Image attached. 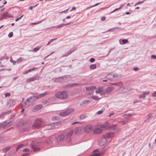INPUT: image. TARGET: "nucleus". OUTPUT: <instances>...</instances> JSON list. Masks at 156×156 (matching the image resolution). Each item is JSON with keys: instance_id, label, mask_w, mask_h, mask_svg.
<instances>
[{"instance_id": "1a4fd4ad", "label": "nucleus", "mask_w": 156, "mask_h": 156, "mask_svg": "<svg viewBox=\"0 0 156 156\" xmlns=\"http://www.w3.org/2000/svg\"><path fill=\"white\" fill-rule=\"evenodd\" d=\"M73 133V131L72 130H70L66 134V138L67 139V141L69 143L70 142L71 140L70 137L72 135Z\"/></svg>"}, {"instance_id": "37998d69", "label": "nucleus", "mask_w": 156, "mask_h": 156, "mask_svg": "<svg viewBox=\"0 0 156 156\" xmlns=\"http://www.w3.org/2000/svg\"><path fill=\"white\" fill-rule=\"evenodd\" d=\"M122 7V6L120 7L119 8H116V9H115L113 11H112V12H111L110 13H112L114 12H115L118 10L120 9Z\"/></svg>"}, {"instance_id": "8fccbe9b", "label": "nucleus", "mask_w": 156, "mask_h": 156, "mask_svg": "<svg viewBox=\"0 0 156 156\" xmlns=\"http://www.w3.org/2000/svg\"><path fill=\"white\" fill-rule=\"evenodd\" d=\"M46 142H47V143L49 144H50L51 143H53L52 142V141L51 140H47Z\"/></svg>"}, {"instance_id": "dca6fc26", "label": "nucleus", "mask_w": 156, "mask_h": 156, "mask_svg": "<svg viewBox=\"0 0 156 156\" xmlns=\"http://www.w3.org/2000/svg\"><path fill=\"white\" fill-rule=\"evenodd\" d=\"M38 78V76L37 75H36L33 77L31 78H30L29 79H27L26 80V81L27 82H30L31 81H34L35 80H37Z\"/></svg>"}, {"instance_id": "4c0bfd02", "label": "nucleus", "mask_w": 156, "mask_h": 156, "mask_svg": "<svg viewBox=\"0 0 156 156\" xmlns=\"http://www.w3.org/2000/svg\"><path fill=\"white\" fill-rule=\"evenodd\" d=\"M41 48V47H36L34 48L33 49V51L34 52H36L38 51Z\"/></svg>"}, {"instance_id": "69168bd1", "label": "nucleus", "mask_w": 156, "mask_h": 156, "mask_svg": "<svg viewBox=\"0 0 156 156\" xmlns=\"http://www.w3.org/2000/svg\"><path fill=\"white\" fill-rule=\"evenodd\" d=\"M105 17H102L101 18V20L102 21H105Z\"/></svg>"}, {"instance_id": "0eeeda50", "label": "nucleus", "mask_w": 156, "mask_h": 156, "mask_svg": "<svg viewBox=\"0 0 156 156\" xmlns=\"http://www.w3.org/2000/svg\"><path fill=\"white\" fill-rule=\"evenodd\" d=\"M113 87H110L103 89L102 91V95H104L105 94L110 93L113 90Z\"/></svg>"}, {"instance_id": "b1692460", "label": "nucleus", "mask_w": 156, "mask_h": 156, "mask_svg": "<svg viewBox=\"0 0 156 156\" xmlns=\"http://www.w3.org/2000/svg\"><path fill=\"white\" fill-rule=\"evenodd\" d=\"M48 92H46L43 93L41 94L38 96H37V99L40 98H41L44 97L48 94Z\"/></svg>"}, {"instance_id": "a878e982", "label": "nucleus", "mask_w": 156, "mask_h": 156, "mask_svg": "<svg viewBox=\"0 0 156 156\" xmlns=\"http://www.w3.org/2000/svg\"><path fill=\"white\" fill-rule=\"evenodd\" d=\"M53 124L52 123H50V124L48 125V127L46 129H54L55 127L54 125H53Z\"/></svg>"}, {"instance_id": "338daca9", "label": "nucleus", "mask_w": 156, "mask_h": 156, "mask_svg": "<svg viewBox=\"0 0 156 156\" xmlns=\"http://www.w3.org/2000/svg\"><path fill=\"white\" fill-rule=\"evenodd\" d=\"M133 69L135 71H136L138 70V68L137 67H135Z\"/></svg>"}, {"instance_id": "774afa93", "label": "nucleus", "mask_w": 156, "mask_h": 156, "mask_svg": "<svg viewBox=\"0 0 156 156\" xmlns=\"http://www.w3.org/2000/svg\"><path fill=\"white\" fill-rule=\"evenodd\" d=\"M116 126V125H113L112 126V127H113V129H115V127Z\"/></svg>"}, {"instance_id": "4d7b16f0", "label": "nucleus", "mask_w": 156, "mask_h": 156, "mask_svg": "<svg viewBox=\"0 0 156 156\" xmlns=\"http://www.w3.org/2000/svg\"><path fill=\"white\" fill-rule=\"evenodd\" d=\"M95 61V59L93 58H91L90 59V61L91 62H93Z\"/></svg>"}, {"instance_id": "f257e3e1", "label": "nucleus", "mask_w": 156, "mask_h": 156, "mask_svg": "<svg viewBox=\"0 0 156 156\" xmlns=\"http://www.w3.org/2000/svg\"><path fill=\"white\" fill-rule=\"evenodd\" d=\"M55 96L60 99L64 100L66 99L68 97V94L65 91H59L56 93Z\"/></svg>"}, {"instance_id": "5fc2aeb1", "label": "nucleus", "mask_w": 156, "mask_h": 156, "mask_svg": "<svg viewBox=\"0 0 156 156\" xmlns=\"http://www.w3.org/2000/svg\"><path fill=\"white\" fill-rule=\"evenodd\" d=\"M151 58L152 59H156V55H152L151 56Z\"/></svg>"}, {"instance_id": "58836bf2", "label": "nucleus", "mask_w": 156, "mask_h": 156, "mask_svg": "<svg viewBox=\"0 0 156 156\" xmlns=\"http://www.w3.org/2000/svg\"><path fill=\"white\" fill-rule=\"evenodd\" d=\"M23 60V59L22 58H20L17 60L16 62L17 63H18L22 61Z\"/></svg>"}, {"instance_id": "423d86ee", "label": "nucleus", "mask_w": 156, "mask_h": 156, "mask_svg": "<svg viewBox=\"0 0 156 156\" xmlns=\"http://www.w3.org/2000/svg\"><path fill=\"white\" fill-rule=\"evenodd\" d=\"M13 17L12 15L6 12L3 13L0 16V20H2L4 19H7L8 18H10Z\"/></svg>"}, {"instance_id": "09e8293b", "label": "nucleus", "mask_w": 156, "mask_h": 156, "mask_svg": "<svg viewBox=\"0 0 156 156\" xmlns=\"http://www.w3.org/2000/svg\"><path fill=\"white\" fill-rule=\"evenodd\" d=\"M100 3H96V4H95L94 5H92V6H90V7H89V8H92L93 7L96 6L97 5H98Z\"/></svg>"}, {"instance_id": "20e7f679", "label": "nucleus", "mask_w": 156, "mask_h": 156, "mask_svg": "<svg viewBox=\"0 0 156 156\" xmlns=\"http://www.w3.org/2000/svg\"><path fill=\"white\" fill-rule=\"evenodd\" d=\"M129 118L127 115L122 116L121 118H118L117 121L119 123H120L122 125L125 124L128 121Z\"/></svg>"}, {"instance_id": "864d4df0", "label": "nucleus", "mask_w": 156, "mask_h": 156, "mask_svg": "<svg viewBox=\"0 0 156 156\" xmlns=\"http://www.w3.org/2000/svg\"><path fill=\"white\" fill-rule=\"evenodd\" d=\"M102 112H103V111L102 110H101L100 111H98L97 112V113L98 115H100V114H101V113H102Z\"/></svg>"}, {"instance_id": "c03bdc74", "label": "nucleus", "mask_w": 156, "mask_h": 156, "mask_svg": "<svg viewBox=\"0 0 156 156\" xmlns=\"http://www.w3.org/2000/svg\"><path fill=\"white\" fill-rule=\"evenodd\" d=\"M73 120L72 119H71L70 120V123H71V125H74V124H76V123H79V122H72V121Z\"/></svg>"}, {"instance_id": "aec40b11", "label": "nucleus", "mask_w": 156, "mask_h": 156, "mask_svg": "<svg viewBox=\"0 0 156 156\" xmlns=\"http://www.w3.org/2000/svg\"><path fill=\"white\" fill-rule=\"evenodd\" d=\"M102 132V129L101 128L96 127L94 130V133L96 134L100 133Z\"/></svg>"}, {"instance_id": "9d476101", "label": "nucleus", "mask_w": 156, "mask_h": 156, "mask_svg": "<svg viewBox=\"0 0 156 156\" xmlns=\"http://www.w3.org/2000/svg\"><path fill=\"white\" fill-rule=\"evenodd\" d=\"M43 107L41 105H38L34 106L32 109V111L33 112H37L40 110Z\"/></svg>"}, {"instance_id": "e2e57ef3", "label": "nucleus", "mask_w": 156, "mask_h": 156, "mask_svg": "<svg viewBox=\"0 0 156 156\" xmlns=\"http://www.w3.org/2000/svg\"><path fill=\"white\" fill-rule=\"evenodd\" d=\"M5 57H2L0 58V60L3 61V60H4L5 59Z\"/></svg>"}, {"instance_id": "9b49d317", "label": "nucleus", "mask_w": 156, "mask_h": 156, "mask_svg": "<svg viewBox=\"0 0 156 156\" xmlns=\"http://www.w3.org/2000/svg\"><path fill=\"white\" fill-rule=\"evenodd\" d=\"M37 98V95L32 96L27 98L26 101H27L29 103H31L35 101Z\"/></svg>"}, {"instance_id": "cd10ccee", "label": "nucleus", "mask_w": 156, "mask_h": 156, "mask_svg": "<svg viewBox=\"0 0 156 156\" xmlns=\"http://www.w3.org/2000/svg\"><path fill=\"white\" fill-rule=\"evenodd\" d=\"M11 111H10V110L8 111L7 112H3L0 115V118L2 116L5 115L7 114H9V113H11Z\"/></svg>"}, {"instance_id": "f3484780", "label": "nucleus", "mask_w": 156, "mask_h": 156, "mask_svg": "<svg viewBox=\"0 0 156 156\" xmlns=\"http://www.w3.org/2000/svg\"><path fill=\"white\" fill-rule=\"evenodd\" d=\"M114 134L113 133L109 132L107 133L104 136V138H110L113 137Z\"/></svg>"}, {"instance_id": "bf43d9fd", "label": "nucleus", "mask_w": 156, "mask_h": 156, "mask_svg": "<svg viewBox=\"0 0 156 156\" xmlns=\"http://www.w3.org/2000/svg\"><path fill=\"white\" fill-rule=\"evenodd\" d=\"M23 152H28L29 151V150L28 149L25 148L23 150Z\"/></svg>"}, {"instance_id": "49530a36", "label": "nucleus", "mask_w": 156, "mask_h": 156, "mask_svg": "<svg viewBox=\"0 0 156 156\" xmlns=\"http://www.w3.org/2000/svg\"><path fill=\"white\" fill-rule=\"evenodd\" d=\"M77 85H78V84H76V83H72V84H69V86L70 87H73L74 86Z\"/></svg>"}, {"instance_id": "79ce46f5", "label": "nucleus", "mask_w": 156, "mask_h": 156, "mask_svg": "<svg viewBox=\"0 0 156 156\" xmlns=\"http://www.w3.org/2000/svg\"><path fill=\"white\" fill-rule=\"evenodd\" d=\"M13 33H12V32H10L9 34H8V37H10V38H11V37H12V36H13Z\"/></svg>"}, {"instance_id": "c9c22d12", "label": "nucleus", "mask_w": 156, "mask_h": 156, "mask_svg": "<svg viewBox=\"0 0 156 156\" xmlns=\"http://www.w3.org/2000/svg\"><path fill=\"white\" fill-rule=\"evenodd\" d=\"M72 53V52L71 51L69 50L65 54L64 56L65 57H66L71 54Z\"/></svg>"}, {"instance_id": "6ab92c4d", "label": "nucleus", "mask_w": 156, "mask_h": 156, "mask_svg": "<svg viewBox=\"0 0 156 156\" xmlns=\"http://www.w3.org/2000/svg\"><path fill=\"white\" fill-rule=\"evenodd\" d=\"M150 93L149 91L143 92L142 94L139 96L140 98H144L146 97V95Z\"/></svg>"}, {"instance_id": "f8f14e48", "label": "nucleus", "mask_w": 156, "mask_h": 156, "mask_svg": "<svg viewBox=\"0 0 156 156\" xmlns=\"http://www.w3.org/2000/svg\"><path fill=\"white\" fill-rule=\"evenodd\" d=\"M65 138V135L63 134L56 137L55 140V142H58L59 141H62Z\"/></svg>"}, {"instance_id": "4be33fe9", "label": "nucleus", "mask_w": 156, "mask_h": 156, "mask_svg": "<svg viewBox=\"0 0 156 156\" xmlns=\"http://www.w3.org/2000/svg\"><path fill=\"white\" fill-rule=\"evenodd\" d=\"M96 88L94 86H90L86 87V89L88 91H92Z\"/></svg>"}, {"instance_id": "0e129e2a", "label": "nucleus", "mask_w": 156, "mask_h": 156, "mask_svg": "<svg viewBox=\"0 0 156 156\" xmlns=\"http://www.w3.org/2000/svg\"><path fill=\"white\" fill-rule=\"evenodd\" d=\"M45 20V19H43V20H41V21H39L37 23V24L40 23H41V22H43L44 20Z\"/></svg>"}, {"instance_id": "5701e85b", "label": "nucleus", "mask_w": 156, "mask_h": 156, "mask_svg": "<svg viewBox=\"0 0 156 156\" xmlns=\"http://www.w3.org/2000/svg\"><path fill=\"white\" fill-rule=\"evenodd\" d=\"M115 77V75H114L110 74L106 76V78L109 80H112L114 79Z\"/></svg>"}, {"instance_id": "6e6d98bb", "label": "nucleus", "mask_w": 156, "mask_h": 156, "mask_svg": "<svg viewBox=\"0 0 156 156\" xmlns=\"http://www.w3.org/2000/svg\"><path fill=\"white\" fill-rule=\"evenodd\" d=\"M37 5H38L37 4L35 5L34 6H31L29 8V9H30V10H32L33 9V7H36Z\"/></svg>"}, {"instance_id": "473e14b6", "label": "nucleus", "mask_w": 156, "mask_h": 156, "mask_svg": "<svg viewBox=\"0 0 156 156\" xmlns=\"http://www.w3.org/2000/svg\"><path fill=\"white\" fill-rule=\"evenodd\" d=\"M24 146V144H21L18 145L17 146L16 148V151H17L19 149H20V148H21L22 147Z\"/></svg>"}, {"instance_id": "4468645a", "label": "nucleus", "mask_w": 156, "mask_h": 156, "mask_svg": "<svg viewBox=\"0 0 156 156\" xmlns=\"http://www.w3.org/2000/svg\"><path fill=\"white\" fill-rule=\"evenodd\" d=\"M93 129V127L91 125L87 126L84 128L85 131L87 133L90 132L92 131Z\"/></svg>"}, {"instance_id": "3c124183", "label": "nucleus", "mask_w": 156, "mask_h": 156, "mask_svg": "<svg viewBox=\"0 0 156 156\" xmlns=\"http://www.w3.org/2000/svg\"><path fill=\"white\" fill-rule=\"evenodd\" d=\"M144 0L143 1H141V2H137V3H136L135 5V6H136L138 4H141V3H143L144 2Z\"/></svg>"}, {"instance_id": "a211bd4d", "label": "nucleus", "mask_w": 156, "mask_h": 156, "mask_svg": "<svg viewBox=\"0 0 156 156\" xmlns=\"http://www.w3.org/2000/svg\"><path fill=\"white\" fill-rule=\"evenodd\" d=\"M90 103V101L88 100H85L83 101L80 103V105L82 107H84Z\"/></svg>"}, {"instance_id": "ddd939ff", "label": "nucleus", "mask_w": 156, "mask_h": 156, "mask_svg": "<svg viewBox=\"0 0 156 156\" xmlns=\"http://www.w3.org/2000/svg\"><path fill=\"white\" fill-rule=\"evenodd\" d=\"M15 101L12 99L9 100L6 103V105L8 107H10L15 105Z\"/></svg>"}, {"instance_id": "72a5a7b5", "label": "nucleus", "mask_w": 156, "mask_h": 156, "mask_svg": "<svg viewBox=\"0 0 156 156\" xmlns=\"http://www.w3.org/2000/svg\"><path fill=\"white\" fill-rule=\"evenodd\" d=\"M10 147H6L3 149V151L4 153L6 152L10 148Z\"/></svg>"}, {"instance_id": "7c9ffc66", "label": "nucleus", "mask_w": 156, "mask_h": 156, "mask_svg": "<svg viewBox=\"0 0 156 156\" xmlns=\"http://www.w3.org/2000/svg\"><path fill=\"white\" fill-rule=\"evenodd\" d=\"M111 85H114L116 86H121L122 83V82L115 83H111L110 84Z\"/></svg>"}, {"instance_id": "ea45409f", "label": "nucleus", "mask_w": 156, "mask_h": 156, "mask_svg": "<svg viewBox=\"0 0 156 156\" xmlns=\"http://www.w3.org/2000/svg\"><path fill=\"white\" fill-rule=\"evenodd\" d=\"M76 49V48L75 47H73V48H71L70 50V51H71L72 52H74V51H75Z\"/></svg>"}, {"instance_id": "603ef678", "label": "nucleus", "mask_w": 156, "mask_h": 156, "mask_svg": "<svg viewBox=\"0 0 156 156\" xmlns=\"http://www.w3.org/2000/svg\"><path fill=\"white\" fill-rule=\"evenodd\" d=\"M152 97H156V91L152 94Z\"/></svg>"}, {"instance_id": "c85d7f7f", "label": "nucleus", "mask_w": 156, "mask_h": 156, "mask_svg": "<svg viewBox=\"0 0 156 156\" xmlns=\"http://www.w3.org/2000/svg\"><path fill=\"white\" fill-rule=\"evenodd\" d=\"M31 147L33 148L34 150V151L35 152H37L39 151L40 150L39 148L36 146L35 145H33L31 146Z\"/></svg>"}, {"instance_id": "39448f33", "label": "nucleus", "mask_w": 156, "mask_h": 156, "mask_svg": "<svg viewBox=\"0 0 156 156\" xmlns=\"http://www.w3.org/2000/svg\"><path fill=\"white\" fill-rule=\"evenodd\" d=\"M74 111L73 108H71L65 111L61 112L59 113V115L62 116L64 117L70 114L71 112Z\"/></svg>"}, {"instance_id": "e433bc0d", "label": "nucleus", "mask_w": 156, "mask_h": 156, "mask_svg": "<svg viewBox=\"0 0 156 156\" xmlns=\"http://www.w3.org/2000/svg\"><path fill=\"white\" fill-rule=\"evenodd\" d=\"M86 117V116L85 115L83 114L80 115L79 118L81 120H82L84 119Z\"/></svg>"}, {"instance_id": "412c9836", "label": "nucleus", "mask_w": 156, "mask_h": 156, "mask_svg": "<svg viewBox=\"0 0 156 156\" xmlns=\"http://www.w3.org/2000/svg\"><path fill=\"white\" fill-rule=\"evenodd\" d=\"M128 42V40L126 39L123 40L120 39L119 40V42L121 44H125L127 43Z\"/></svg>"}, {"instance_id": "a18cd8bd", "label": "nucleus", "mask_w": 156, "mask_h": 156, "mask_svg": "<svg viewBox=\"0 0 156 156\" xmlns=\"http://www.w3.org/2000/svg\"><path fill=\"white\" fill-rule=\"evenodd\" d=\"M5 97H9L10 95V93H6L5 94Z\"/></svg>"}, {"instance_id": "f704fd0d", "label": "nucleus", "mask_w": 156, "mask_h": 156, "mask_svg": "<svg viewBox=\"0 0 156 156\" xmlns=\"http://www.w3.org/2000/svg\"><path fill=\"white\" fill-rule=\"evenodd\" d=\"M96 66L95 64L91 65L90 66V68L91 69H94L96 68Z\"/></svg>"}, {"instance_id": "bb28decb", "label": "nucleus", "mask_w": 156, "mask_h": 156, "mask_svg": "<svg viewBox=\"0 0 156 156\" xmlns=\"http://www.w3.org/2000/svg\"><path fill=\"white\" fill-rule=\"evenodd\" d=\"M37 69V68H36V67L33 68L32 69H30L29 70L25 71V72H23V74H27L28 73L30 72L33 70H35Z\"/></svg>"}, {"instance_id": "c756f323", "label": "nucleus", "mask_w": 156, "mask_h": 156, "mask_svg": "<svg viewBox=\"0 0 156 156\" xmlns=\"http://www.w3.org/2000/svg\"><path fill=\"white\" fill-rule=\"evenodd\" d=\"M103 89H102V87H99L97 88L96 90V93L97 94H98L100 93H101V94H102V91Z\"/></svg>"}, {"instance_id": "2f4dec72", "label": "nucleus", "mask_w": 156, "mask_h": 156, "mask_svg": "<svg viewBox=\"0 0 156 156\" xmlns=\"http://www.w3.org/2000/svg\"><path fill=\"white\" fill-rule=\"evenodd\" d=\"M64 26L63 23L61 24L58 26H53L51 27V28H56V29H58V28Z\"/></svg>"}, {"instance_id": "7ed1b4c3", "label": "nucleus", "mask_w": 156, "mask_h": 156, "mask_svg": "<svg viewBox=\"0 0 156 156\" xmlns=\"http://www.w3.org/2000/svg\"><path fill=\"white\" fill-rule=\"evenodd\" d=\"M42 122L41 119H37L35 121L33 125L32 128L33 129L38 128L42 126Z\"/></svg>"}, {"instance_id": "052dcab7", "label": "nucleus", "mask_w": 156, "mask_h": 156, "mask_svg": "<svg viewBox=\"0 0 156 156\" xmlns=\"http://www.w3.org/2000/svg\"><path fill=\"white\" fill-rule=\"evenodd\" d=\"M101 155V153H96L94 154V156H100Z\"/></svg>"}, {"instance_id": "f03ea898", "label": "nucleus", "mask_w": 156, "mask_h": 156, "mask_svg": "<svg viewBox=\"0 0 156 156\" xmlns=\"http://www.w3.org/2000/svg\"><path fill=\"white\" fill-rule=\"evenodd\" d=\"M70 76L69 75H66L56 78L55 80L56 82H67L70 80Z\"/></svg>"}, {"instance_id": "2eb2a0df", "label": "nucleus", "mask_w": 156, "mask_h": 156, "mask_svg": "<svg viewBox=\"0 0 156 156\" xmlns=\"http://www.w3.org/2000/svg\"><path fill=\"white\" fill-rule=\"evenodd\" d=\"M106 140L105 138L101 139L99 141L98 145L100 146L104 145L106 143Z\"/></svg>"}, {"instance_id": "6e6552de", "label": "nucleus", "mask_w": 156, "mask_h": 156, "mask_svg": "<svg viewBox=\"0 0 156 156\" xmlns=\"http://www.w3.org/2000/svg\"><path fill=\"white\" fill-rule=\"evenodd\" d=\"M12 124V122H10L8 123H6V121H3L0 123V128L3 127V129H5L8 127Z\"/></svg>"}, {"instance_id": "de8ad7c7", "label": "nucleus", "mask_w": 156, "mask_h": 156, "mask_svg": "<svg viewBox=\"0 0 156 156\" xmlns=\"http://www.w3.org/2000/svg\"><path fill=\"white\" fill-rule=\"evenodd\" d=\"M92 98L94 100H97L99 99L97 96H93Z\"/></svg>"}, {"instance_id": "a19ab883", "label": "nucleus", "mask_w": 156, "mask_h": 156, "mask_svg": "<svg viewBox=\"0 0 156 156\" xmlns=\"http://www.w3.org/2000/svg\"><path fill=\"white\" fill-rule=\"evenodd\" d=\"M60 122H55L52 123L53 124V125H54V126H55V125H59L60 124Z\"/></svg>"}, {"instance_id": "13d9d810", "label": "nucleus", "mask_w": 156, "mask_h": 156, "mask_svg": "<svg viewBox=\"0 0 156 156\" xmlns=\"http://www.w3.org/2000/svg\"><path fill=\"white\" fill-rule=\"evenodd\" d=\"M23 15L22 16H21L20 18L16 19V20L15 21H17L19 20H20L23 17Z\"/></svg>"}, {"instance_id": "680f3d73", "label": "nucleus", "mask_w": 156, "mask_h": 156, "mask_svg": "<svg viewBox=\"0 0 156 156\" xmlns=\"http://www.w3.org/2000/svg\"><path fill=\"white\" fill-rule=\"evenodd\" d=\"M21 156H29V154L28 153H26L22 155Z\"/></svg>"}, {"instance_id": "393cba45", "label": "nucleus", "mask_w": 156, "mask_h": 156, "mask_svg": "<svg viewBox=\"0 0 156 156\" xmlns=\"http://www.w3.org/2000/svg\"><path fill=\"white\" fill-rule=\"evenodd\" d=\"M82 130V128L81 127H78L75 129V132L76 133L79 134L81 133Z\"/></svg>"}]
</instances>
